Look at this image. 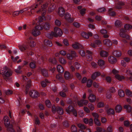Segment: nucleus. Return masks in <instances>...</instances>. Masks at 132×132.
<instances>
[{"label":"nucleus","instance_id":"obj_1","mask_svg":"<svg viewBox=\"0 0 132 132\" xmlns=\"http://www.w3.org/2000/svg\"><path fill=\"white\" fill-rule=\"evenodd\" d=\"M43 1L44 0H37L38 3L39 4V5L41 6L42 9L37 11V13H42V16L44 17V15L45 14L46 11V8L48 5L50 4V3L49 2L43 3Z\"/></svg>","mask_w":132,"mask_h":132},{"label":"nucleus","instance_id":"obj_2","mask_svg":"<svg viewBox=\"0 0 132 132\" xmlns=\"http://www.w3.org/2000/svg\"><path fill=\"white\" fill-rule=\"evenodd\" d=\"M132 26L129 24H126L124 26V29H121L120 30V32L119 33V35L120 37L123 38H126L127 39H129V36L125 33V32H126L128 30H129L131 29Z\"/></svg>","mask_w":132,"mask_h":132},{"label":"nucleus","instance_id":"obj_3","mask_svg":"<svg viewBox=\"0 0 132 132\" xmlns=\"http://www.w3.org/2000/svg\"><path fill=\"white\" fill-rule=\"evenodd\" d=\"M2 70L3 71V73L4 74L5 76L6 77L5 78V80L7 82L9 81V79L8 77L12 75V71L6 67H4Z\"/></svg>","mask_w":132,"mask_h":132},{"label":"nucleus","instance_id":"obj_4","mask_svg":"<svg viewBox=\"0 0 132 132\" xmlns=\"http://www.w3.org/2000/svg\"><path fill=\"white\" fill-rule=\"evenodd\" d=\"M44 27H41L40 26L37 25L34 28L32 31V34L35 36L38 35L40 34V30L43 29Z\"/></svg>","mask_w":132,"mask_h":132},{"label":"nucleus","instance_id":"obj_5","mask_svg":"<svg viewBox=\"0 0 132 132\" xmlns=\"http://www.w3.org/2000/svg\"><path fill=\"white\" fill-rule=\"evenodd\" d=\"M54 37H56L62 35V32L61 29L58 27H56L54 28Z\"/></svg>","mask_w":132,"mask_h":132},{"label":"nucleus","instance_id":"obj_6","mask_svg":"<svg viewBox=\"0 0 132 132\" xmlns=\"http://www.w3.org/2000/svg\"><path fill=\"white\" fill-rule=\"evenodd\" d=\"M22 78L23 81H24L26 82V93H27L28 91V88L31 86V81L30 80H28V79L25 80L26 79H27V77L25 76L24 77L23 76Z\"/></svg>","mask_w":132,"mask_h":132},{"label":"nucleus","instance_id":"obj_7","mask_svg":"<svg viewBox=\"0 0 132 132\" xmlns=\"http://www.w3.org/2000/svg\"><path fill=\"white\" fill-rule=\"evenodd\" d=\"M4 120L5 125L6 127L8 128V129L9 128H10L11 126V127L12 128V126L9 125L10 121L7 116H4Z\"/></svg>","mask_w":132,"mask_h":132},{"label":"nucleus","instance_id":"obj_8","mask_svg":"<svg viewBox=\"0 0 132 132\" xmlns=\"http://www.w3.org/2000/svg\"><path fill=\"white\" fill-rule=\"evenodd\" d=\"M29 95L32 97L35 98L38 97L39 96V94L36 91L34 90H31L30 91L29 93Z\"/></svg>","mask_w":132,"mask_h":132},{"label":"nucleus","instance_id":"obj_9","mask_svg":"<svg viewBox=\"0 0 132 132\" xmlns=\"http://www.w3.org/2000/svg\"><path fill=\"white\" fill-rule=\"evenodd\" d=\"M71 15L68 13H66L64 16L65 18L69 22H71L73 21V19L71 17Z\"/></svg>","mask_w":132,"mask_h":132},{"label":"nucleus","instance_id":"obj_10","mask_svg":"<svg viewBox=\"0 0 132 132\" xmlns=\"http://www.w3.org/2000/svg\"><path fill=\"white\" fill-rule=\"evenodd\" d=\"M88 101L87 100H81L80 101H78V103L79 106H82L83 105H86L88 103Z\"/></svg>","mask_w":132,"mask_h":132},{"label":"nucleus","instance_id":"obj_11","mask_svg":"<svg viewBox=\"0 0 132 132\" xmlns=\"http://www.w3.org/2000/svg\"><path fill=\"white\" fill-rule=\"evenodd\" d=\"M65 11L63 8L61 7L59 9L58 13L60 16L61 17L63 16L65 13Z\"/></svg>","mask_w":132,"mask_h":132},{"label":"nucleus","instance_id":"obj_12","mask_svg":"<svg viewBox=\"0 0 132 132\" xmlns=\"http://www.w3.org/2000/svg\"><path fill=\"white\" fill-rule=\"evenodd\" d=\"M109 62L111 64H114L116 63L117 61L116 58L112 56H109L108 58Z\"/></svg>","mask_w":132,"mask_h":132},{"label":"nucleus","instance_id":"obj_13","mask_svg":"<svg viewBox=\"0 0 132 132\" xmlns=\"http://www.w3.org/2000/svg\"><path fill=\"white\" fill-rule=\"evenodd\" d=\"M64 77L66 79H68L71 78V76L70 73L68 71H66L64 73Z\"/></svg>","mask_w":132,"mask_h":132},{"label":"nucleus","instance_id":"obj_14","mask_svg":"<svg viewBox=\"0 0 132 132\" xmlns=\"http://www.w3.org/2000/svg\"><path fill=\"white\" fill-rule=\"evenodd\" d=\"M87 53L88 54H87L86 55V58L88 61H91L92 60V58L91 55L92 53L90 51H87Z\"/></svg>","mask_w":132,"mask_h":132},{"label":"nucleus","instance_id":"obj_15","mask_svg":"<svg viewBox=\"0 0 132 132\" xmlns=\"http://www.w3.org/2000/svg\"><path fill=\"white\" fill-rule=\"evenodd\" d=\"M88 99L90 101L93 102L95 101L96 98L94 95L92 94H90L89 95Z\"/></svg>","mask_w":132,"mask_h":132},{"label":"nucleus","instance_id":"obj_16","mask_svg":"<svg viewBox=\"0 0 132 132\" xmlns=\"http://www.w3.org/2000/svg\"><path fill=\"white\" fill-rule=\"evenodd\" d=\"M19 48L21 51H24L27 48V46L24 44L21 45L19 46Z\"/></svg>","mask_w":132,"mask_h":132},{"label":"nucleus","instance_id":"obj_17","mask_svg":"<svg viewBox=\"0 0 132 132\" xmlns=\"http://www.w3.org/2000/svg\"><path fill=\"white\" fill-rule=\"evenodd\" d=\"M113 53L114 55L117 57H119L121 55V52L120 51H114L113 52Z\"/></svg>","mask_w":132,"mask_h":132},{"label":"nucleus","instance_id":"obj_18","mask_svg":"<svg viewBox=\"0 0 132 132\" xmlns=\"http://www.w3.org/2000/svg\"><path fill=\"white\" fill-rule=\"evenodd\" d=\"M44 43L45 45L49 46H51L52 45L51 42L48 40H45L44 41Z\"/></svg>","mask_w":132,"mask_h":132},{"label":"nucleus","instance_id":"obj_19","mask_svg":"<svg viewBox=\"0 0 132 132\" xmlns=\"http://www.w3.org/2000/svg\"><path fill=\"white\" fill-rule=\"evenodd\" d=\"M104 44L106 45L111 46L112 45V43L111 41L108 39H106L103 41Z\"/></svg>","mask_w":132,"mask_h":132},{"label":"nucleus","instance_id":"obj_20","mask_svg":"<svg viewBox=\"0 0 132 132\" xmlns=\"http://www.w3.org/2000/svg\"><path fill=\"white\" fill-rule=\"evenodd\" d=\"M100 55L102 57H106L108 55V54L106 52L102 51L100 52Z\"/></svg>","mask_w":132,"mask_h":132},{"label":"nucleus","instance_id":"obj_21","mask_svg":"<svg viewBox=\"0 0 132 132\" xmlns=\"http://www.w3.org/2000/svg\"><path fill=\"white\" fill-rule=\"evenodd\" d=\"M98 64L102 68L105 64V62L103 60L100 59L98 60Z\"/></svg>","mask_w":132,"mask_h":132},{"label":"nucleus","instance_id":"obj_22","mask_svg":"<svg viewBox=\"0 0 132 132\" xmlns=\"http://www.w3.org/2000/svg\"><path fill=\"white\" fill-rule=\"evenodd\" d=\"M122 109V108L121 106L118 105L115 108V110L116 112L119 113L121 112Z\"/></svg>","mask_w":132,"mask_h":132},{"label":"nucleus","instance_id":"obj_23","mask_svg":"<svg viewBox=\"0 0 132 132\" xmlns=\"http://www.w3.org/2000/svg\"><path fill=\"white\" fill-rule=\"evenodd\" d=\"M74 108L72 106H69L66 109V111L68 113H70L71 112H72L74 109Z\"/></svg>","mask_w":132,"mask_h":132},{"label":"nucleus","instance_id":"obj_24","mask_svg":"<svg viewBox=\"0 0 132 132\" xmlns=\"http://www.w3.org/2000/svg\"><path fill=\"white\" fill-rule=\"evenodd\" d=\"M124 5V2H118L117 6H116V8L118 9H120L122 8V6Z\"/></svg>","mask_w":132,"mask_h":132},{"label":"nucleus","instance_id":"obj_25","mask_svg":"<svg viewBox=\"0 0 132 132\" xmlns=\"http://www.w3.org/2000/svg\"><path fill=\"white\" fill-rule=\"evenodd\" d=\"M57 71L60 73H62L64 71V69L63 67L60 65H58L57 67Z\"/></svg>","mask_w":132,"mask_h":132},{"label":"nucleus","instance_id":"obj_26","mask_svg":"<svg viewBox=\"0 0 132 132\" xmlns=\"http://www.w3.org/2000/svg\"><path fill=\"white\" fill-rule=\"evenodd\" d=\"M73 47L75 49H78L81 47V45L77 43H75L72 45Z\"/></svg>","mask_w":132,"mask_h":132},{"label":"nucleus","instance_id":"obj_27","mask_svg":"<svg viewBox=\"0 0 132 132\" xmlns=\"http://www.w3.org/2000/svg\"><path fill=\"white\" fill-rule=\"evenodd\" d=\"M115 77L116 78L119 80H121L124 79L125 77L123 76H120L119 74H116L115 76Z\"/></svg>","mask_w":132,"mask_h":132},{"label":"nucleus","instance_id":"obj_28","mask_svg":"<svg viewBox=\"0 0 132 132\" xmlns=\"http://www.w3.org/2000/svg\"><path fill=\"white\" fill-rule=\"evenodd\" d=\"M112 8H110L108 10V13L109 15L111 16H113L115 15L116 13L112 11Z\"/></svg>","mask_w":132,"mask_h":132},{"label":"nucleus","instance_id":"obj_29","mask_svg":"<svg viewBox=\"0 0 132 132\" xmlns=\"http://www.w3.org/2000/svg\"><path fill=\"white\" fill-rule=\"evenodd\" d=\"M100 74V73L99 72H95L93 74L92 78L93 79H95L97 77L99 76Z\"/></svg>","mask_w":132,"mask_h":132},{"label":"nucleus","instance_id":"obj_30","mask_svg":"<svg viewBox=\"0 0 132 132\" xmlns=\"http://www.w3.org/2000/svg\"><path fill=\"white\" fill-rule=\"evenodd\" d=\"M50 81H49L46 80L44 81H42L41 82V84L42 86L43 87H46V83H50Z\"/></svg>","mask_w":132,"mask_h":132},{"label":"nucleus","instance_id":"obj_31","mask_svg":"<svg viewBox=\"0 0 132 132\" xmlns=\"http://www.w3.org/2000/svg\"><path fill=\"white\" fill-rule=\"evenodd\" d=\"M56 78L57 79L59 80L62 82L64 83V81L63 80L62 76L60 74L57 75L56 76Z\"/></svg>","mask_w":132,"mask_h":132},{"label":"nucleus","instance_id":"obj_32","mask_svg":"<svg viewBox=\"0 0 132 132\" xmlns=\"http://www.w3.org/2000/svg\"><path fill=\"white\" fill-rule=\"evenodd\" d=\"M57 113L60 114L62 115L63 113V110L60 107H58L57 108Z\"/></svg>","mask_w":132,"mask_h":132},{"label":"nucleus","instance_id":"obj_33","mask_svg":"<svg viewBox=\"0 0 132 132\" xmlns=\"http://www.w3.org/2000/svg\"><path fill=\"white\" fill-rule=\"evenodd\" d=\"M43 20L42 17L40 16L39 17L38 19H36L35 22H36V24L37 25L40 26H41L40 23H39V22H41Z\"/></svg>","mask_w":132,"mask_h":132},{"label":"nucleus","instance_id":"obj_34","mask_svg":"<svg viewBox=\"0 0 132 132\" xmlns=\"http://www.w3.org/2000/svg\"><path fill=\"white\" fill-rule=\"evenodd\" d=\"M55 6L53 4L50 5L49 7L48 11L50 12H52L55 9Z\"/></svg>","mask_w":132,"mask_h":132},{"label":"nucleus","instance_id":"obj_35","mask_svg":"<svg viewBox=\"0 0 132 132\" xmlns=\"http://www.w3.org/2000/svg\"><path fill=\"white\" fill-rule=\"evenodd\" d=\"M59 61L60 63L62 64H65L66 62V60L62 57H60L59 58Z\"/></svg>","mask_w":132,"mask_h":132},{"label":"nucleus","instance_id":"obj_36","mask_svg":"<svg viewBox=\"0 0 132 132\" xmlns=\"http://www.w3.org/2000/svg\"><path fill=\"white\" fill-rule=\"evenodd\" d=\"M45 103L46 106L48 108L51 107L52 104L50 101L49 100H47L45 101Z\"/></svg>","mask_w":132,"mask_h":132},{"label":"nucleus","instance_id":"obj_37","mask_svg":"<svg viewBox=\"0 0 132 132\" xmlns=\"http://www.w3.org/2000/svg\"><path fill=\"white\" fill-rule=\"evenodd\" d=\"M46 36L48 38H51L53 36L54 37V32H51L50 33H48L46 34Z\"/></svg>","mask_w":132,"mask_h":132},{"label":"nucleus","instance_id":"obj_38","mask_svg":"<svg viewBox=\"0 0 132 132\" xmlns=\"http://www.w3.org/2000/svg\"><path fill=\"white\" fill-rule=\"evenodd\" d=\"M78 126L81 129H86V127L83 124L79 123L78 124Z\"/></svg>","mask_w":132,"mask_h":132},{"label":"nucleus","instance_id":"obj_39","mask_svg":"<svg viewBox=\"0 0 132 132\" xmlns=\"http://www.w3.org/2000/svg\"><path fill=\"white\" fill-rule=\"evenodd\" d=\"M124 108L127 109V111L128 112H129L131 111V107L129 105H125L124 106Z\"/></svg>","mask_w":132,"mask_h":132},{"label":"nucleus","instance_id":"obj_40","mask_svg":"<svg viewBox=\"0 0 132 132\" xmlns=\"http://www.w3.org/2000/svg\"><path fill=\"white\" fill-rule=\"evenodd\" d=\"M107 112L108 114H113L114 113V110L111 108L108 109L107 110Z\"/></svg>","mask_w":132,"mask_h":132},{"label":"nucleus","instance_id":"obj_41","mask_svg":"<svg viewBox=\"0 0 132 132\" xmlns=\"http://www.w3.org/2000/svg\"><path fill=\"white\" fill-rule=\"evenodd\" d=\"M81 35L82 37L85 38H89L88 35L85 32H82L81 34Z\"/></svg>","mask_w":132,"mask_h":132},{"label":"nucleus","instance_id":"obj_42","mask_svg":"<svg viewBox=\"0 0 132 132\" xmlns=\"http://www.w3.org/2000/svg\"><path fill=\"white\" fill-rule=\"evenodd\" d=\"M4 92L7 95L11 94L12 93V92L10 89L4 90Z\"/></svg>","mask_w":132,"mask_h":132},{"label":"nucleus","instance_id":"obj_43","mask_svg":"<svg viewBox=\"0 0 132 132\" xmlns=\"http://www.w3.org/2000/svg\"><path fill=\"white\" fill-rule=\"evenodd\" d=\"M107 132H112V127L111 125L109 126L107 128Z\"/></svg>","mask_w":132,"mask_h":132},{"label":"nucleus","instance_id":"obj_44","mask_svg":"<svg viewBox=\"0 0 132 132\" xmlns=\"http://www.w3.org/2000/svg\"><path fill=\"white\" fill-rule=\"evenodd\" d=\"M118 94L119 96L121 97H123L124 96V92L121 90H119Z\"/></svg>","mask_w":132,"mask_h":132},{"label":"nucleus","instance_id":"obj_45","mask_svg":"<svg viewBox=\"0 0 132 132\" xmlns=\"http://www.w3.org/2000/svg\"><path fill=\"white\" fill-rule=\"evenodd\" d=\"M44 25V29L46 30L50 28V25L48 23H46Z\"/></svg>","mask_w":132,"mask_h":132},{"label":"nucleus","instance_id":"obj_46","mask_svg":"<svg viewBox=\"0 0 132 132\" xmlns=\"http://www.w3.org/2000/svg\"><path fill=\"white\" fill-rule=\"evenodd\" d=\"M71 130L72 132H77V131L76 127L74 125H72L71 127Z\"/></svg>","mask_w":132,"mask_h":132},{"label":"nucleus","instance_id":"obj_47","mask_svg":"<svg viewBox=\"0 0 132 132\" xmlns=\"http://www.w3.org/2000/svg\"><path fill=\"white\" fill-rule=\"evenodd\" d=\"M92 83V81L90 79H89L87 81V86L88 87H90Z\"/></svg>","mask_w":132,"mask_h":132},{"label":"nucleus","instance_id":"obj_48","mask_svg":"<svg viewBox=\"0 0 132 132\" xmlns=\"http://www.w3.org/2000/svg\"><path fill=\"white\" fill-rule=\"evenodd\" d=\"M94 121L95 124L96 125L99 126L101 125V123L98 119H94Z\"/></svg>","mask_w":132,"mask_h":132},{"label":"nucleus","instance_id":"obj_49","mask_svg":"<svg viewBox=\"0 0 132 132\" xmlns=\"http://www.w3.org/2000/svg\"><path fill=\"white\" fill-rule=\"evenodd\" d=\"M49 61L50 62L54 64L56 63V60L54 58H50L49 59Z\"/></svg>","mask_w":132,"mask_h":132},{"label":"nucleus","instance_id":"obj_50","mask_svg":"<svg viewBox=\"0 0 132 132\" xmlns=\"http://www.w3.org/2000/svg\"><path fill=\"white\" fill-rule=\"evenodd\" d=\"M126 94L128 96H132V93L131 91L127 89L126 90Z\"/></svg>","mask_w":132,"mask_h":132},{"label":"nucleus","instance_id":"obj_51","mask_svg":"<svg viewBox=\"0 0 132 132\" xmlns=\"http://www.w3.org/2000/svg\"><path fill=\"white\" fill-rule=\"evenodd\" d=\"M92 115L94 118V119H97L99 117V116L97 113H93Z\"/></svg>","mask_w":132,"mask_h":132},{"label":"nucleus","instance_id":"obj_52","mask_svg":"<svg viewBox=\"0 0 132 132\" xmlns=\"http://www.w3.org/2000/svg\"><path fill=\"white\" fill-rule=\"evenodd\" d=\"M78 114L80 117H82L84 116V112L82 110H80L78 112Z\"/></svg>","mask_w":132,"mask_h":132},{"label":"nucleus","instance_id":"obj_53","mask_svg":"<svg viewBox=\"0 0 132 132\" xmlns=\"http://www.w3.org/2000/svg\"><path fill=\"white\" fill-rule=\"evenodd\" d=\"M67 58L69 60H72L73 57L71 55H70V54H67Z\"/></svg>","mask_w":132,"mask_h":132},{"label":"nucleus","instance_id":"obj_54","mask_svg":"<svg viewBox=\"0 0 132 132\" xmlns=\"http://www.w3.org/2000/svg\"><path fill=\"white\" fill-rule=\"evenodd\" d=\"M39 7L40 6L39 5H36L35 4H34L33 5H32L31 6V10H34L37 7Z\"/></svg>","mask_w":132,"mask_h":132},{"label":"nucleus","instance_id":"obj_55","mask_svg":"<svg viewBox=\"0 0 132 132\" xmlns=\"http://www.w3.org/2000/svg\"><path fill=\"white\" fill-rule=\"evenodd\" d=\"M97 11L101 12H104L105 11V9L104 8H101L97 9Z\"/></svg>","mask_w":132,"mask_h":132},{"label":"nucleus","instance_id":"obj_56","mask_svg":"<svg viewBox=\"0 0 132 132\" xmlns=\"http://www.w3.org/2000/svg\"><path fill=\"white\" fill-rule=\"evenodd\" d=\"M55 23L56 25L58 26H60L61 24V22L58 20H56L55 21Z\"/></svg>","mask_w":132,"mask_h":132},{"label":"nucleus","instance_id":"obj_57","mask_svg":"<svg viewBox=\"0 0 132 132\" xmlns=\"http://www.w3.org/2000/svg\"><path fill=\"white\" fill-rule=\"evenodd\" d=\"M75 67L77 69H79L80 67V65L79 63L76 62L75 63Z\"/></svg>","mask_w":132,"mask_h":132},{"label":"nucleus","instance_id":"obj_58","mask_svg":"<svg viewBox=\"0 0 132 132\" xmlns=\"http://www.w3.org/2000/svg\"><path fill=\"white\" fill-rule=\"evenodd\" d=\"M106 96L107 98L109 99L111 98V95L110 93L107 92L106 94Z\"/></svg>","mask_w":132,"mask_h":132},{"label":"nucleus","instance_id":"obj_59","mask_svg":"<svg viewBox=\"0 0 132 132\" xmlns=\"http://www.w3.org/2000/svg\"><path fill=\"white\" fill-rule=\"evenodd\" d=\"M115 26L117 27L119 26L120 25V23L119 20H117L115 22Z\"/></svg>","mask_w":132,"mask_h":132},{"label":"nucleus","instance_id":"obj_60","mask_svg":"<svg viewBox=\"0 0 132 132\" xmlns=\"http://www.w3.org/2000/svg\"><path fill=\"white\" fill-rule=\"evenodd\" d=\"M105 80L108 82H110L111 80V78L109 76L107 77L105 79Z\"/></svg>","mask_w":132,"mask_h":132},{"label":"nucleus","instance_id":"obj_61","mask_svg":"<svg viewBox=\"0 0 132 132\" xmlns=\"http://www.w3.org/2000/svg\"><path fill=\"white\" fill-rule=\"evenodd\" d=\"M30 67L32 68H34L35 67V64L34 62H31L29 64Z\"/></svg>","mask_w":132,"mask_h":132},{"label":"nucleus","instance_id":"obj_62","mask_svg":"<svg viewBox=\"0 0 132 132\" xmlns=\"http://www.w3.org/2000/svg\"><path fill=\"white\" fill-rule=\"evenodd\" d=\"M42 72L44 76H46L48 75L47 72L45 70H42Z\"/></svg>","mask_w":132,"mask_h":132},{"label":"nucleus","instance_id":"obj_63","mask_svg":"<svg viewBox=\"0 0 132 132\" xmlns=\"http://www.w3.org/2000/svg\"><path fill=\"white\" fill-rule=\"evenodd\" d=\"M88 107L91 110H93L94 109V105L91 104H89L88 105Z\"/></svg>","mask_w":132,"mask_h":132},{"label":"nucleus","instance_id":"obj_64","mask_svg":"<svg viewBox=\"0 0 132 132\" xmlns=\"http://www.w3.org/2000/svg\"><path fill=\"white\" fill-rule=\"evenodd\" d=\"M124 124L125 126L127 127L129 125L130 123L128 120H126L124 121Z\"/></svg>","mask_w":132,"mask_h":132}]
</instances>
